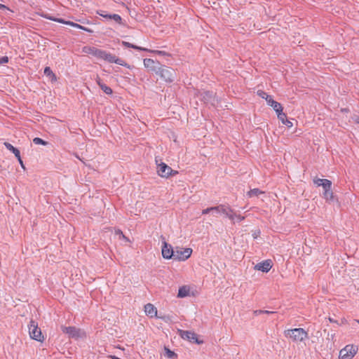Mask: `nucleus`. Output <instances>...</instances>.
I'll use <instances>...</instances> for the list:
<instances>
[{"label":"nucleus","mask_w":359,"mask_h":359,"mask_svg":"<svg viewBox=\"0 0 359 359\" xmlns=\"http://www.w3.org/2000/svg\"><path fill=\"white\" fill-rule=\"evenodd\" d=\"M6 8V6L4 4H0V9H4Z\"/></svg>","instance_id":"ea45409f"},{"label":"nucleus","mask_w":359,"mask_h":359,"mask_svg":"<svg viewBox=\"0 0 359 359\" xmlns=\"http://www.w3.org/2000/svg\"><path fill=\"white\" fill-rule=\"evenodd\" d=\"M144 312L150 318L158 317L157 309L151 303H148L144 306Z\"/></svg>","instance_id":"4468645a"},{"label":"nucleus","mask_w":359,"mask_h":359,"mask_svg":"<svg viewBox=\"0 0 359 359\" xmlns=\"http://www.w3.org/2000/svg\"><path fill=\"white\" fill-rule=\"evenodd\" d=\"M44 18H47V19H49L50 20H53V21H55V22H60V23H62V24H65V25H70L72 27H76V28H79V29H83L84 31H86V32H91L92 31L82 25H80L77 23H75V22H73L72 21H66L62 18H52L50 16H48L47 15H43Z\"/></svg>","instance_id":"1a4fd4ad"},{"label":"nucleus","mask_w":359,"mask_h":359,"mask_svg":"<svg viewBox=\"0 0 359 359\" xmlns=\"http://www.w3.org/2000/svg\"><path fill=\"white\" fill-rule=\"evenodd\" d=\"M264 191H261L259 189H250L247 195L248 197L252 198L254 196H259L261 194H264Z\"/></svg>","instance_id":"4be33fe9"},{"label":"nucleus","mask_w":359,"mask_h":359,"mask_svg":"<svg viewBox=\"0 0 359 359\" xmlns=\"http://www.w3.org/2000/svg\"><path fill=\"white\" fill-rule=\"evenodd\" d=\"M62 331L68 334L69 337L74 339L83 338L86 337V333L81 329H78L75 327H61Z\"/></svg>","instance_id":"6e6552de"},{"label":"nucleus","mask_w":359,"mask_h":359,"mask_svg":"<svg viewBox=\"0 0 359 359\" xmlns=\"http://www.w3.org/2000/svg\"><path fill=\"white\" fill-rule=\"evenodd\" d=\"M33 142L35 144H42V145H47L48 144V142L43 140L41 138H39V137H35L34 138L33 140Z\"/></svg>","instance_id":"cd10ccee"},{"label":"nucleus","mask_w":359,"mask_h":359,"mask_svg":"<svg viewBox=\"0 0 359 359\" xmlns=\"http://www.w3.org/2000/svg\"><path fill=\"white\" fill-rule=\"evenodd\" d=\"M323 188L324 189V191L325 190L331 189L332 188V182L329 180H327L326 182H324V184H323Z\"/></svg>","instance_id":"c85d7f7f"},{"label":"nucleus","mask_w":359,"mask_h":359,"mask_svg":"<svg viewBox=\"0 0 359 359\" xmlns=\"http://www.w3.org/2000/svg\"><path fill=\"white\" fill-rule=\"evenodd\" d=\"M257 94L262 99H264L266 101V102L271 97V95H268L266 93L262 90H257Z\"/></svg>","instance_id":"a878e982"},{"label":"nucleus","mask_w":359,"mask_h":359,"mask_svg":"<svg viewBox=\"0 0 359 359\" xmlns=\"http://www.w3.org/2000/svg\"><path fill=\"white\" fill-rule=\"evenodd\" d=\"M181 337L183 339H187L191 342H194L198 344H202V341H199L198 339V336L196 333L190 331H182L181 332Z\"/></svg>","instance_id":"f8f14e48"},{"label":"nucleus","mask_w":359,"mask_h":359,"mask_svg":"<svg viewBox=\"0 0 359 359\" xmlns=\"http://www.w3.org/2000/svg\"><path fill=\"white\" fill-rule=\"evenodd\" d=\"M267 104L271 106L273 109V110L276 112V114H278L283 111V108L282 105L279 102L273 100L272 97L268 100Z\"/></svg>","instance_id":"dca6fc26"},{"label":"nucleus","mask_w":359,"mask_h":359,"mask_svg":"<svg viewBox=\"0 0 359 359\" xmlns=\"http://www.w3.org/2000/svg\"><path fill=\"white\" fill-rule=\"evenodd\" d=\"M156 74L167 83H171L174 80L175 71L170 67L161 66L158 68Z\"/></svg>","instance_id":"39448f33"},{"label":"nucleus","mask_w":359,"mask_h":359,"mask_svg":"<svg viewBox=\"0 0 359 359\" xmlns=\"http://www.w3.org/2000/svg\"><path fill=\"white\" fill-rule=\"evenodd\" d=\"M327 180V179L317 178L313 180V182L315 184L320 187V186H323V184H324V182H326Z\"/></svg>","instance_id":"c756f323"},{"label":"nucleus","mask_w":359,"mask_h":359,"mask_svg":"<svg viewBox=\"0 0 359 359\" xmlns=\"http://www.w3.org/2000/svg\"><path fill=\"white\" fill-rule=\"evenodd\" d=\"M256 313H273V311H262V310H259V311H255Z\"/></svg>","instance_id":"4c0bfd02"},{"label":"nucleus","mask_w":359,"mask_h":359,"mask_svg":"<svg viewBox=\"0 0 359 359\" xmlns=\"http://www.w3.org/2000/svg\"><path fill=\"white\" fill-rule=\"evenodd\" d=\"M157 173L161 177L168 178L170 176L176 175L178 174V172L177 170H173L165 163H161L158 164Z\"/></svg>","instance_id":"0eeeda50"},{"label":"nucleus","mask_w":359,"mask_h":359,"mask_svg":"<svg viewBox=\"0 0 359 359\" xmlns=\"http://www.w3.org/2000/svg\"><path fill=\"white\" fill-rule=\"evenodd\" d=\"M273 264L271 259H266L257 263L255 266V270L260 271L264 273L269 272L272 268Z\"/></svg>","instance_id":"9b49d317"},{"label":"nucleus","mask_w":359,"mask_h":359,"mask_svg":"<svg viewBox=\"0 0 359 359\" xmlns=\"http://www.w3.org/2000/svg\"><path fill=\"white\" fill-rule=\"evenodd\" d=\"M147 51L148 52H151V53H157L158 55H166L165 52L161 51V50H151L148 49Z\"/></svg>","instance_id":"473e14b6"},{"label":"nucleus","mask_w":359,"mask_h":359,"mask_svg":"<svg viewBox=\"0 0 359 359\" xmlns=\"http://www.w3.org/2000/svg\"><path fill=\"white\" fill-rule=\"evenodd\" d=\"M16 158H18V161H19V163H20V164L21 167H22L23 169H25V165H24L23 161H22V158H21V157H20V155L19 156V157H16Z\"/></svg>","instance_id":"e433bc0d"},{"label":"nucleus","mask_w":359,"mask_h":359,"mask_svg":"<svg viewBox=\"0 0 359 359\" xmlns=\"http://www.w3.org/2000/svg\"><path fill=\"white\" fill-rule=\"evenodd\" d=\"M329 320L331 323H336V321L333 320L332 318H329Z\"/></svg>","instance_id":"37998d69"},{"label":"nucleus","mask_w":359,"mask_h":359,"mask_svg":"<svg viewBox=\"0 0 359 359\" xmlns=\"http://www.w3.org/2000/svg\"><path fill=\"white\" fill-rule=\"evenodd\" d=\"M211 211H212V207L208 208L206 209H204L202 210V214L205 215L210 213Z\"/></svg>","instance_id":"c9c22d12"},{"label":"nucleus","mask_w":359,"mask_h":359,"mask_svg":"<svg viewBox=\"0 0 359 359\" xmlns=\"http://www.w3.org/2000/svg\"><path fill=\"white\" fill-rule=\"evenodd\" d=\"M354 121L357 123L359 124V116H356L355 118H354Z\"/></svg>","instance_id":"58836bf2"},{"label":"nucleus","mask_w":359,"mask_h":359,"mask_svg":"<svg viewBox=\"0 0 359 359\" xmlns=\"http://www.w3.org/2000/svg\"><path fill=\"white\" fill-rule=\"evenodd\" d=\"M358 323H359V320H358Z\"/></svg>","instance_id":"a18cd8bd"},{"label":"nucleus","mask_w":359,"mask_h":359,"mask_svg":"<svg viewBox=\"0 0 359 359\" xmlns=\"http://www.w3.org/2000/svg\"><path fill=\"white\" fill-rule=\"evenodd\" d=\"M212 95V93H209V92H203V93H201V96H203V97L205 100L206 99V97H211Z\"/></svg>","instance_id":"72a5a7b5"},{"label":"nucleus","mask_w":359,"mask_h":359,"mask_svg":"<svg viewBox=\"0 0 359 359\" xmlns=\"http://www.w3.org/2000/svg\"><path fill=\"white\" fill-rule=\"evenodd\" d=\"M97 83L98 84V86L101 88V89L107 95H111L112 94L113 91L111 90V88L109 86H107V85H105L104 83H102L101 81H100V79L99 77H97Z\"/></svg>","instance_id":"aec40b11"},{"label":"nucleus","mask_w":359,"mask_h":359,"mask_svg":"<svg viewBox=\"0 0 359 359\" xmlns=\"http://www.w3.org/2000/svg\"><path fill=\"white\" fill-rule=\"evenodd\" d=\"M161 253L164 259H170L172 257L174 258L175 250L171 245L164 241L162 245Z\"/></svg>","instance_id":"9d476101"},{"label":"nucleus","mask_w":359,"mask_h":359,"mask_svg":"<svg viewBox=\"0 0 359 359\" xmlns=\"http://www.w3.org/2000/svg\"><path fill=\"white\" fill-rule=\"evenodd\" d=\"M44 74L48 77L52 82H55L57 81L56 75L53 72L49 67H45Z\"/></svg>","instance_id":"6ab92c4d"},{"label":"nucleus","mask_w":359,"mask_h":359,"mask_svg":"<svg viewBox=\"0 0 359 359\" xmlns=\"http://www.w3.org/2000/svg\"><path fill=\"white\" fill-rule=\"evenodd\" d=\"M253 236H254L255 238H256L257 237V234H254Z\"/></svg>","instance_id":"c03bdc74"},{"label":"nucleus","mask_w":359,"mask_h":359,"mask_svg":"<svg viewBox=\"0 0 359 359\" xmlns=\"http://www.w3.org/2000/svg\"><path fill=\"white\" fill-rule=\"evenodd\" d=\"M158 63L156 61L153 59L146 58L143 60V64L145 68L149 69L151 71H154L156 73L158 69H156V64Z\"/></svg>","instance_id":"2eb2a0df"},{"label":"nucleus","mask_w":359,"mask_h":359,"mask_svg":"<svg viewBox=\"0 0 359 359\" xmlns=\"http://www.w3.org/2000/svg\"><path fill=\"white\" fill-rule=\"evenodd\" d=\"M192 252L193 250L190 248H176L174 259L180 262L186 261L191 257Z\"/></svg>","instance_id":"423d86ee"},{"label":"nucleus","mask_w":359,"mask_h":359,"mask_svg":"<svg viewBox=\"0 0 359 359\" xmlns=\"http://www.w3.org/2000/svg\"><path fill=\"white\" fill-rule=\"evenodd\" d=\"M8 62V57L7 56H4L0 58V64H6Z\"/></svg>","instance_id":"f704fd0d"},{"label":"nucleus","mask_w":359,"mask_h":359,"mask_svg":"<svg viewBox=\"0 0 359 359\" xmlns=\"http://www.w3.org/2000/svg\"><path fill=\"white\" fill-rule=\"evenodd\" d=\"M28 328L29 336L32 339L40 342H43L44 341V336L43 335L41 329L38 327V325L35 321L31 320L28 325Z\"/></svg>","instance_id":"20e7f679"},{"label":"nucleus","mask_w":359,"mask_h":359,"mask_svg":"<svg viewBox=\"0 0 359 359\" xmlns=\"http://www.w3.org/2000/svg\"><path fill=\"white\" fill-rule=\"evenodd\" d=\"M212 211H215L217 212H222L223 214L227 213L228 207L224 205H219L217 206L212 207Z\"/></svg>","instance_id":"393cba45"},{"label":"nucleus","mask_w":359,"mask_h":359,"mask_svg":"<svg viewBox=\"0 0 359 359\" xmlns=\"http://www.w3.org/2000/svg\"><path fill=\"white\" fill-rule=\"evenodd\" d=\"M285 336L294 342H301L309 337L308 332L303 328L289 329L285 331Z\"/></svg>","instance_id":"f03ea898"},{"label":"nucleus","mask_w":359,"mask_h":359,"mask_svg":"<svg viewBox=\"0 0 359 359\" xmlns=\"http://www.w3.org/2000/svg\"><path fill=\"white\" fill-rule=\"evenodd\" d=\"M82 50L84 53L93 55L97 59H101L110 63H116L130 69V66L128 65L123 59L118 58L116 55L107 53L105 50L99 49L96 47L84 46Z\"/></svg>","instance_id":"f257e3e1"},{"label":"nucleus","mask_w":359,"mask_h":359,"mask_svg":"<svg viewBox=\"0 0 359 359\" xmlns=\"http://www.w3.org/2000/svg\"><path fill=\"white\" fill-rule=\"evenodd\" d=\"M109 19L114 20L115 22H118V24L121 23V18L118 14H112L111 15H109Z\"/></svg>","instance_id":"bb28decb"},{"label":"nucleus","mask_w":359,"mask_h":359,"mask_svg":"<svg viewBox=\"0 0 359 359\" xmlns=\"http://www.w3.org/2000/svg\"><path fill=\"white\" fill-rule=\"evenodd\" d=\"M109 357H110L111 358H112V359H121V358H118V357H116V356H115V355H110Z\"/></svg>","instance_id":"79ce46f5"},{"label":"nucleus","mask_w":359,"mask_h":359,"mask_svg":"<svg viewBox=\"0 0 359 359\" xmlns=\"http://www.w3.org/2000/svg\"><path fill=\"white\" fill-rule=\"evenodd\" d=\"M226 215L233 222L235 220L237 222H241L245 219V217L241 216V215H237L236 212L229 207H228L227 213H226Z\"/></svg>","instance_id":"ddd939ff"},{"label":"nucleus","mask_w":359,"mask_h":359,"mask_svg":"<svg viewBox=\"0 0 359 359\" xmlns=\"http://www.w3.org/2000/svg\"><path fill=\"white\" fill-rule=\"evenodd\" d=\"M277 116L278 119L282 122V123L285 125L287 127L292 128L293 126L292 122L287 118L286 114L283 111L277 114Z\"/></svg>","instance_id":"f3484780"},{"label":"nucleus","mask_w":359,"mask_h":359,"mask_svg":"<svg viewBox=\"0 0 359 359\" xmlns=\"http://www.w3.org/2000/svg\"><path fill=\"white\" fill-rule=\"evenodd\" d=\"M190 294V287L188 285H183L179 288L177 297L184 298Z\"/></svg>","instance_id":"a211bd4d"},{"label":"nucleus","mask_w":359,"mask_h":359,"mask_svg":"<svg viewBox=\"0 0 359 359\" xmlns=\"http://www.w3.org/2000/svg\"><path fill=\"white\" fill-rule=\"evenodd\" d=\"M4 145L7 149H8L9 151H11V152H13L14 154L15 157H19V156L20 155V151L17 148L14 147L11 144L6 142H4Z\"/></svg>","instance_id":"412c9836"},{"label":"nucleus","mask_w":359,"mask_h":359,"mask_svg":"<svg viewBox=\"0 0 359 359\" xmlns=\"http://www.w3.org/2000/svg\"><path fill=\"white\" fill-rule=\"evenodd\" d=\"M323 196L327 201H333L334 196L332 189L329 190H325V191L323 192Z\"/></svg>","instance_id":"b1692460"},{"label":"nucleus","mask_w":359,"mask_h":359,"mask_svg":"<svg viewBox=\"0 0 359 359\" xmlns=\"http://www.w3.org/2000/svg\"><path fill=\"white\" fill-rule=\"evenodd\" d=\"M97 13L98 15H100V16H102L105 18H108L109 19V15H111L110 14H106L104 11H97Z\"/></svg>","instance_id":"2f4dec72"},{"label":"nucleus","mask_w":359,"mask_h":359,"mask_svg":"<svg viewBox=\"0 0 359 359\" xmlns=\"http://www.w3.org/2000/svg\"><path fill=\"white\" fill-rule=\"evenodd\" d=\"M168 355H169L170 357H171L172 355H174V353L170 351H169V350H168Z\"/></svg>","instance_id":"a19ab883"},{"label":"nucleus","mask_w":359,"mask_h":359,"mask_svg":"<svg viewBox=\"0 0 359 359\" xmlns=\"http://www.w3.org/2000/svg\"><path fill=\"white\" fill-rule=\"evenodd\" d=\"M121 43H122L123 46H124L125 47H127V48H134V49H136V50H144H144H148L147 48L133 45V44H132V43H130L129 42H127V41H123Z\"/></svg>","instance_id":"5701e85b"},{"label":"nucleus","mask_w":359,"mask_h":359,"mask_svg":"<svg viewBox=\"0 0 359 359\" xmlns=\"http://www.w3.org/2000/svg\"><path fill=\"white\" fill-rule=\"evenodd\" d=\"M116 234L119 235L121 238L125 240H128L127 237L125 236V235L123 233L122 231L120 229L116 230Z\"/></svg>","instance_id":"7c9ffc66"},{"label":"nucleus","mask_w":359,"mask_h":359,"mask_svg":"<svg viewBox=\"0 0 359 359\" xmlns=\"http://www.w3.org/2000/svg\"><path fill=\"white\" fill-rule=\"evenodd\" d=\"M358 351V346L347 344L339 351V359H353Z\"/></svg>","instance_id":"7ed1b4c3"}]
</instances>
